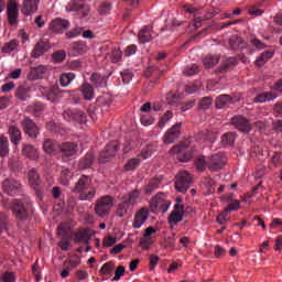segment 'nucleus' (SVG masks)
Listing matches in <instances>:
<instances>
[{"label": "nucleus", "mask_w": 282, "mask_h": 282, "mask_svg": "<svg viewBox=\"0 0 282 282\" xmlns=\"http://www.w3.org/2000/svg\"><path fill=\"white\" fill-rule=\"evenodd\" d=\"M113 208V197L106 195L97 199L95 204V214L97 217H107Z\"/></svg>", "instance_id": "nucleus-4"}, {"label": "nucleus", "mask_w": 282, "mask_h": 282, "mask_svg": "<svg viewBox=\"0 0 282 282\" xmlns=\"http://www.w3.org/2000/svg\"><path fill=\"white\" fill-rule=\"evenodd\" d=\"M73 193L78 195L80 202H93L96 197V187L89 175H82L75 183Z\"/></svg>", "instance_id": "nucleus-2"}, {"label": "nucleus", "mask_w": 282, "mask_h": 282, "mask_svg": "<svg viewBox=\"0 0 282 282\" xmlns=\"http://www.w3.org/2000/svg\"><path fill=\"white\" fill-rule=\"evenodd\" d=\"M272 56H274V52H272V51H264L257 58L256 65H258V67H263V65H265V63H268V61H270V58H272Z\"/></svg>", "instance_id": "nucleus-40"}, {"label": "nucleus", "mask_w": 282, "mask_h": 282, "mask_svg": "<svg viewBox=\"0 0 282 282\" xmlns=\"http://www.w3.org/2000/svg\"><path fill=\"white\" fill-rule=\"evenodd\" d=\"M186 213H188V210L184 209L183 204H175L174 210L170 214L167 218L169 224L177 226L180 221H182L184 217H186Z\"/></svg>", "instance_id": "nucleus-16"}, {"label": "nucleus", "mask_w": 282, "mask_h": 282, "mask_svg": "<svg viewBox=\"0 0 282 282\" xmlns=\"http://www.w3.org/2000/svg\"><path fill=\"white\" fill-rule=\"evenodd\" d=\"M229 47L235 52H243L246 50V41L239 36H232L229 39Z\"/></svg>", "instance_id": "nucleus-28"}, {"label": "nucleus", "mask_w": 282, "mask_h": 282, "mask_svg": "<svg viewBox=\"0 0 282 282\" xmlns=\"http://www.w3.org/2000/svg\"><path fill=\"white\" fill-rule=\"evenodd\" d=\"M8 133L11 144H13V147H19L21 144V140H23L21 129L17 126H9Z\"/></svg>", "instance_id": "nucleus-25"}, {"label": "nucleus", "mask_w": 282, "mask_h": 282, "mask_svg": "<svg viewBox=\"0 0 282 282\" xmlns=\"http://www.w3.org/2000/svg\"><path fill=\"white\" fill-rule=\"evenodd\" d=\"M154 122L155 118H153L151 115L141 116V124H143V127H150V124H153Z\"/></svg>", "instance_id": "nucleus-59"}, {"label": "nucleus", "mask_w": 282, "mask_h": 282, "mask_svg": "<svg viewBox=\"0 0 282 282\" xmlns=\"http://www.w3.org/2000/svg\"><path fill=\"white\" fill-rule=\"evenodd\" d=\"M47 50H50V44L45 43L43 41L37 42L35 44V47L32 51V57L33 58H39V56H43V54H45V52H47Z\"/></svg>", "instance_id": "nucleus-31"}, {"label": "nucleus", "mask_w": 282, "mask_h": 282, "mask_svg": "<svg viewBox=\"0 0 282 282\" xmlns=\"http://www.w3.org/2000/svg\"><path fill=\"white\" fill-rule=\"evenodd\" d=\"M70 232H72V227H69V224H67V223H62L57 227V236L58 237H70Z\"/></svg>", "instance_id": "nucleus-43"}, {"label": "nucleus", "mask_w": 282, "mask_h": 282, "mask_svg": "<svg viewBox=\"0 0 282 282\" xmlns=\"http://www.w3.org/2000/svg\"><path fill=\"white\" fill-rule=\"evenodd\" d=\"M161 181L158 177L151 178L149 183L144 186L145 195H153L155 191L160 188Z\"/></svg>", "instance_id": "nucleus-34"}, {"label": "nucleus", "mask_w": 282, "mask_h": 282, "mask_svg": "<svg viewBox=\"0 0 282 282\" xmlns=\"http://www.w3.org/2000/svg\"><path fill=\"white\" fill-rule=\"evenodd\" d=\"M120 151V145L118 144V141H112L109 144L106 145V149L99 153L98 161L101 164H105L109 158H113L116 153Z\"/></svg>", "instance_id": "nucleus-15"}, {"label": "nucleus", "mask_w": 282, "mask_h": 282, "mask_svg": "<svg viewBox=\"0 0 282 282\" xmlns=\"http://www.w3.org/2000/svg\"><path fill=\"white\" fill-rule=\"evenodd\" d=\"M231 124L241 133H250L252 131V123L243 116H235L231 118Z\"/></svg>", "instance_id": "nucleus-13"}, {"label": "nucleus", "mask_w": 282, "mask_h": 282, "mask_svg": "<svg viewBox=\"0 0 282 282\" xmlns=\"http://www.w3.org/2000/svg\"><path fill=\"white\" fill-rule=\"evenodd\" d=\"M183 72L185 76H195L199 74V67L197 66V64H191V65H187Z\"/></svg>", "instance_id": "nucleus-52"}, {"label": "nucleus", "mask_w": 282, "mask_h": 282, "mask_svg": "<svg viewBox=\"0 0 282 282\" xmlns=\"http://www.w3.org/2000/svg\"><path fill=\"white\" fill-rule=\"evenodd\" d=\"M20 127L22 128L23 133L28 135L30 140H36L41 134L39 126H36V122H34V120H32L30 117H24L20 121Z\"/></svg>", "instance_id": "nucleus-6"}, {"label": "nucleus", "mask_w": 282, "mask_h": 282, "mask_svg": "<svg viewBox=\"0 0 282 282\" xmlns=\"http://www.w3.org/2000/svg\"><path fill=\"white\" fill-rule=\"evenodd\" d=\"M110 58L112 63H120V59L122 58V51H120V48L112 50Z\"/></svg>", "instance_id": "nucleus-61"}, {"label": "nucleus", "mask_w": 282, "mask_h": 282, "mask_svg": "<svg viewBox=\"0 0 282 282\" xmlns=\"http://www.w3.org/2000/svg\"><path fill=\"white\" fill-rule=\"evenodd\" d=\"M223 147H232L235 144V133L227 132L221 135Z\"/></svg>", "instance_id": "nucleus-46"}, {"label": "nucleus", "mask_w": 282, "mask_h": 282, "mask_svg": "<svg viewBox=\"0 0 282 282\" xmlns=\"http://www.w3.org/2000/svg\"><path fill=\"white\" fill-rule=\"evenodd\" d=\"M182 129V123L174 124L171 129H169L163 135L164 144H173L180 138V131Z\"/></svg>", "instance_id": "nucleus-22"}, {"label": "nucleus", "mask_w": 282, "mask_h": 282, "mask_svg": "<svg viewBox=\"0 0 282 282\" xmlns=\"http://www.w3.org/2000/svg\"><path fill=\"white\" fill-rule=\"evenodd\" d=\"M214 257L216 259H221V257H226V250L224 249V247L216 245L214 248Z\"/></svg>", "instance_id": "nucleus-64"}, {"label": "nucleus", "mask_w": 282, "mask_h": 282, "mask_svg": "<svg viewBox=\"0 0 282 282\" xmlns=\"http://www.w3.org/2000/svg\"><path fill=\"white\" fill-rule=\"evenodd\" d=\"M95 161L96 156H94V153L88 152L83 159H80L79 166L80 169H89Z\"/></svg>", "instance_id": "nucleus-38"}, {"label": "nucleus", "mask_w": 282, "mask_h": 282, "mask_svg": "<svg viewBox=\"0 0 282 282\" xmlns=\"http://www.w3.org/2000/svg\"><path fill=\"white\" fill-rule=\"evenodd\" d=\"M17 47H19V41L11 40L2 46V52L4 54H10L11 52H14V50H17Z\"/></svg>", "instance_id": "nucleus-48"}, {"label": "nucleus", "mask_w": 282, "mask_h": 282, "mask_svg": "<svg viewBox=\"0 0 282 282\" xmlns=\"http://www.w3.org/2000/svg\"><path fill=\"white\" fill-rule=\"evenodd\" d=\"M15 98L25 101L30 98V86L21 85L15 89Z\"/></svg>", "instance_id": "nucleus-37"}, {"label": "nucleus", "mask_w": 282, "mask_h": 282, "mask_svg": "<svg viewBox=\"0 0 282 282\" xmlns=\"http://www.w3.org/2000/svg\"><path fill=\"white\" fill-rule=\"evenodd\" d=\"M4 206L6 208H10L14 217L20 219V221H28V219L34 215V207L32 206V199L30 196L15 198Z\"/></svg>", "instance_id": "nucleus-1"}, {"label": "nucleus", "mask_w": 282, "mask_h": 282, "mask_svg": "<svg viewBox=\"0 0 282 282\" xmlns=\"http://www.w3.org/2000/svg\"><path fill=\"white\" fill-rule=\"evenodd\" d=\"M236 65L237 59L235 57H228L221 63L220 67L216 69V74H225V72L232 69V67H236Z\"/></svg>", "instance_id": "nucleus-30"}, {"label": "nucleus", "mask_w": 282, "mask_h": 282, "mask_svg": "<svg viewBox=\"0 0 282 282\" xmlns=\"http://www.w3.org/2000/svg\"><path fill=\"white\" fill-rule=\"evenodd\" d=\"M156 151L155 145L153 144H148L140 154V158L142 160H149V158H151V155H153V152Z\"/></svg>", "instance_id": "nucleus-49"}, {"label": "nucleus", "mask_w": 282, "mask_h": 282, "mask_svg": "<svg viewBox=\"0 0 282 282\" xmlns=\"http://www.w3.org/2000/svg\"><path fill=\"white\" fill-rule=\"evenodd\" d=\"M138 199H140V191L138 189H134L123 196L122 202L117 207V217H127L129 212L133 210V206L138 204Z\"/></svg>", "instance_id": "nucleus-3"}, {"label": "nucleus", "mask_w": 282, "mask_h": 282, "mask_svg": "<svg viewBox=\"0 0 282 282\" xmlns=\"http://www.w3.org/2000/svg\"><path fill=\"white\" fill-rule=\"evenodd\" d=\"M171 152L176 153V158L180 162H188L191 158H193V151H191L186 144L175 145L171 149Z\"/></svg>", "instance_id": "nucleus-18"}, {"label": "nucleus", "mask_w": 282, "mask_h": 282, "mask_svg": "<svg viewBox=\"0 0 282 282\" xmlns=\"http://www.w3.org/2000/svg\"><path fill=\"white\" fill-rule=\"evenodd\" d=\"M149 215H151L149 208L143 207L139 209L134 215L132 228H134V230H140V228H142V226H144V224L149 219Z\"/></svg>", "instance_id": "nucleus-19"}, {"label": "nucleus", "mask_w": 282, "mask_h": 282, "mask_svg": "<svg viewBox=\"0 0 282 282\" xmlns=\"http://www.w3.org/2000/svg\"><path fill=\"white\" fill-rule=\"evenodd\" d=\"M21 153L24 158H28V160H33V162H36V160L41 158V152H39V149L30 143L22 144Z\"/></svg>", "instance_id": "nucleus-23"}, {"label": "nucleus", "mask_w": 282, "mask_h": 282, "mask_svg": "<svg viewBox=\"0 0 282 282\" xmlns=\"http://www.w3.org/2000/svg\"><path fill=\"white\" fill-rule=\"evenodd\" d=\"M217 63H219L218 55H207L203 59V64H204V67H206V69H210V67H215V65H217Z\"/></svg>", "instance_id": "nucleus-41"}, {"label": "nucleus", "mask_w": 282, "mask_h": 282, "mask_svg": "<svg viewBox=\"0 0 282 282\" xmlns=\"http://www.w3.org/2000/svg\"><path fill=\"white\" fill-rule=\"evenodd\" d=\"M39 10V0H24L22 12L28 17L32 14V12H36Z\"/></svg>", "instance_id": "nucleus-29"}, {"label": "nucleus", "mask_w": 282, "mask_h": 282, "mask_svg": "<svg viewBox=\"0 0 282 282\" xmlns=\"http://www.w3.org/2000/svg\"><path fill=\"white\" fill-rule=\"evenodd\" d=\"M80 96L83 100H94V98H96L94 86H91L89 83H84L79 89L73 91L72 98L76 105L80 102Z\"/></svg>", "instance_id": "nucleus-5"}, {"label": "nucleus", "mask_w": 282, "mask_h": 282, "mask_svg": "<svg viewBox=\"0 0 282 282\" xmlns=\"http://www.w3.org/2000/svg\"><path fill=\"white\" fill-rule=\"evenodd\" d=\"M10 155V141L6 135H0V158Z\"/></svg>", "instance_id": "nucleus-36"}, {"label": "nucleus", "mask_w": 282, "mask_h": 282, "mask_svg": "<svg viewBox=\"0 0 282 282\" xmlns=\"http://www.w3.org/2000/svg\"><path fill=\"white\" fill-rule=\"evenodd\" d=\"M138 36L140 43H151L153 41V29L149 25L143 26Z\"/></svg>", "instance_id": "nucleus-27"}, {"label": "nucleus", "mask_w": 282, "mask_h": 282, "mask_svg": "<svg viewBox=\"0 0 282 282\" xmlns=\"http://www.w3.org/2000/svg\"><path fill=\"white\" fill-rule=\"evenodd\" d=\"M170 206L171 202L166 200V195H164V193H158L151 200V208L153 210H162V213H166Z\"/></svg>", "instance_id": "nucleus-14"}, {"label": "nucleus", "mask_w": 282, "mask_h": 282, "mask_svg": "<svg viewBox=\"0 0 282 282\" xmlns=\"http://www.w3.org/2000/svg\"><path fill=\"white\" fill-rule=\"evenodd\" d=\"M62 239L59 241V248H62V250H64V252L69 251V246L72 243V238L70 236H61Z\"/></svg>", "instance_id": "nucleus-53"}, {"label": "nucleus", "mask_w": 282, "mask_h": 282, "mask_svg": "<svg viewBox=\"0 0 282 282\" xmlns=\"http://www.w3.org/2000/svg\"><path fill=\"white\" fill-rule=\"evenodd\" d=\"M166 100L167 105H171L172 107H180L182 105V97L177 94H169Z\"/></svg>", "instance_id": "nucleus-44"}, {"label": "nucleus", "mask_w": 282, "mask_h": 282, "mask_svg": "<svg viewBox=\"0 0 282 282\" xmlns=\"http://www.w3.org/2000/svg\"><path fill=\"white\" fill-rule=\"evenodd\" d=\"M57 149L62 158H72L78 153V144L74 142H64Z\"/></svg>", "instance_id": "nucleus-21"}, {"label": "nucleus", "mask_w": 282, "mask_h": 282, "mask_svg": "<svg viewBox=\"0 0 282 282\" xmlns=\"http://www.w3.org/2000/svg\"><path fill=\"white\" fill-rule=\"evenodd\" d=\"M0 281H2V282H15L17 276L14 275V273H12L10 271H7L1 275Z\"/></svg>", "instance_id": "nucleus-60"}, {"label": "nucleus", "mask_w": 282, "mask_h": 282, "mask_svg": "<svg viewBox=\"0 0 282 282\" xmlns=\"http://www.w3.org/2000/svg\"><path fill=\"white\" fill-rule=\"evenodd\" d=\"M61 180L64 186H67V184H69V180H72V173L69 172V170L62 171Z\"/></svg>", "instance_id": "nucleus-62"}, {"label": "nucleus", "mask_w": 282, "mask_h": 282, "mask_svg": "<svg viewBox=\"0 0 282 282\" xmlns=\"http://www.w3.org/2000/svg\"><path fill=\"white\" fill-rule=\"evenodd\" d=\"M276 93L265 91L261 93L253 98V102H270V100H276Z\"/></svg>", "instance_id": "nucleus-33"}, {"label": "nucleus", "mask_w": 282, "mask_h": 282, "mask_svg": "<svg viewBox=\"0 0 282 282\" xmlns=\"http://www.w3.org/2000/svg\"><path fill=\"white\" fill-rule=\"evenodd\" d=\"M43 149L45 153L52 154L56 151V149H58V145H56V142L47 139L43 143Z\"/></svg>", "instance_id": "nucleus-50"}, {"label": "nucleus", "mask_w": 282, "mask_h": 282, "mask_svg": "<svg viewBox=\"0 0 282 282\" xmlns=\"http://www.w3.org/2000/svg\"><path fill=\"white\" fill-rule=\"evenodd\" d=\"M98 107H101V111H109V108L111 105H113V99L110 97V95H102L97 99Z\"/></svg>", "instance_id": "nucleus-32"}, {"label": "nucleus", "mask_w": 282, "mask_h": 282, "mask_svg": "<svg viewBox=\"0 0 282 282\" xmlns=\"http://www.w3.org/2000/svg\"><path fill=\"white\" fill-rule=\"evenodd\" d=\"M196 142H213V134L208 130L198 132L195 135Z\"/></svg>", "instance_id": "nucleus-42"}, {"label": "nucleus", "mask_w": 282, "mask_h": 282, "mask_svg": "<svg viewBox=\"0 0 282 282\" xmlns=\"http://www.w3.org/2000/svg\"><path fill=\"white\" fill-rule=\"evenodd\" d=\"M83 34V28L76 26L66 33L67 39H76Z\"/></svg>", "instance_id": "nucleus-58"}, {"label": "nucleus", "mask_w": 282, "mask_h": 282, "mask_svg": "<svg viewBox=\"0 0 282 282\" xmlns=\"http://www.w3.org/2000/svg\"><path fill=\"white\" fill-rule=\"evenodd\" d=\"M40 93L44 98H46V100H50V102H57V100H61V98H63V91L58 89V86H52L50 88L41 86Z\"/></svg>", "instance_id": "nucleus-12"}, {"label": "nucleus", "mask_w": 282, "mask_h": 282, "mask_svg": "<svg viewBox=\"0 0 282 282\" xmlns=\"http://www.w3.org/2000/svg\"><path fill=\"white\" fill-rule=\"evenodd\" d=\"M46 68L43 65H40L37 67H32L31 68V76L33 80H39V78L43 77V74H45Z\"/></svg>", "instance_id": "nucleus-45"}, {"label": "nucleus", "mask_w": 282, "mask_h": 282, "mask_svg": "<svg viewBox=\"0 0 282 282\" xmlns=\"http://www.w3.org/2000/svg\"><path fill=\"white\" fill-rule=\"evenodd\" d=\"M193 183V175L186 171H181L176 175L175 188L178 193H186Z\"/></svg>", "instance_id": "nucleus-7"}, {"label": "nucleus", "mask_w": 282, "mask_h": 282, "mask_svg": "<svg viewBox=\"0 0 282 282\" xmlns=\"http://www.w3.org/2000/svg\"><path fill=\"white\" fill-rule=\"evenodd\" d=\"M138 166H140V159H130L124 165V171H135Z\"/></svg>", "instance_id": "nucleus-54"}, {"label": "nucleus", "mask_w": 282, "mask_h": 282, "mask_svg": "<svg viewBox=\"0 0 282 282\" xmlns=\"http://www.w3.org/2000/svg\"><path fill=\"white\" fill-rule=\"evenodd\" d=\"M7 15L10 25H17V23H19V4L17 3V1H8Z\"/></svg>", "instance_id": "nucleus-17"}, {"label": "nucleus", "mask_w": 282, "mask_h": 282, "mask_svg": "<svg viewBox=\"0 0 282 282\" xmlns=\"http://www.w3.org/2000/svg\"><path fill=\"white\" fill-rule=\"evenodd\" d=\"M171 118H173V111L167 110L162 118L159 121V128L160 129H164V127H166V122H169V120H171Z\"/></svg>", "instance_id": "nucleus-55"}, {"label": "nucleus", "mask_w": 282, "mask_h": 282, "mask_svg": "<svg viewBox=\"0 0 282 282\" xmlns=\"http://www.w3.org/2000/svg\"><path fill=\"white\" fill-rule=\"evenodd\" d=\"M90 80L97 88L107 87V79L98 73L93 74Z\"/></svg>", "instance_id": "nucleus-39"}, {"label": "nucleus", "mask_w": 282, "mask_h": 282, "mask_svg": "<svg viewBox=\"0 0 282 282\" xmlns=\"http://www.w3.org/2000/svg\"><path fill=\"white\" fill-rule=\"evenodd\" d=\"M63 117L65 120H74L79 124H85V122H87V115L83 110H65Z\"/></svg>", "instance_id": "nucleus-20"}, {"label": "nucleus", "mask_w": 282, "mask_h": 282, "mask_svg": "<svg viewBox=\"0 0 282 282\" xmlns=\"http://www.w3.org/2000/svg\"><path fill=\"white\" fill-rule=\"evenodd\" d=\"M68 12H76L79 17L85 18L89 17V6L85 4L82 0H70L66 6Z\"/></svg>", "instance_id": "nucleus-9"}, {"label": "nucleus", "mask_w": 282, "mask_h": 282, "mask_svg": "<svg viewBox=\"0 0 282 282\" xmlns=\"http://www.w3.org/2000/svg\"><path fill=\"white\" fill-rule=\"evenodd\" d=\"M91 239V231L89 229L82 228L74 234L75 243H84V246H89V240Z\"/></svg>", "instance_id": "nucleus-26"}, {"label": "nucleus", "mask_w": 282, "mask_h": 282, "mask_svg": "<svg viewBox=\"0 0 282 282\" xmlns=\"http://www.w3.org/2000/svg\"><path fill=\"white\" fill-rule=\"evenodd\" d=\"M69 28V21L56 18L50 23V30L54 32V34H63L65 30Z\"/></svg>", "instance_id": "nucleus-24"}, {"label": "nucleus", "mask_w": 282, "mask_h": 282, "mask_svg": "<svg viewBox=\"0 0 282 282\" xmlns=\"http://www.w3.org/2000/svg\"><path fill=\"white\" fill-rule=\"evenodd\" d=\"M230 105H232V97L229 95H220L216 98L217 109H226V107H230Z\"/></svg>", "instance_id": "nucleus-35"}, {"label": "nucleus", "mask_w": 282, "mask_h": 282, "mask_svg": "<svg viewBox=\"0 0 282 282\" xmlns=\"http://www.w3.org/2000/svg\"><path fill=\"white\" fill-rule=\"evenodd\" d=\"M113 262H106L100 269V274H105L108 276L109 274H111V272H113Z\"/></svg>", "instance_id": "nucleus-57"}, {"label": "nucleus", "mask_w": 282, "mask_h": 282, "mask_svg": "<svg viewBox=\"0 0 282 282\" xmlns=\"http://www.w3.org/2000/svg\"><path fill=\"white\" fill-rule=\"evenodd\" d=\"M74 78H76L74 73H63L59 77V83L63 87H67Z\"/></svg>", "instance_id": "nucleus-47"}, {"label": "nucleus", "mask_w": 282, "mask_h": 282, "mask_svg": "<svg viewBox=\"0 0 282 282\" xmlns=\"http://www.w3.org/2000/svg\"><path fill=\"white\" fill-rule=\"evenodd\" d=\"M224 166H226V155L221 152L213 154L207 160V169H209V171H221Z\"/></svg>", "instance_id": "nucleus-11"}, {"label": "nucleus", "mask_w": 282, "mask_h": 282, "mask_svg": "<svg viewBox=\"0 0 282 282\" xmlns=\"http://www.w3.org/2000/svg\"><path fill=\"white\" fill-rule=\"evenodd\" d=\"M121 78L124 85H129L133 80V73L131 70H123L121 72Z\"/></svg>", "instance_id": "nucleus-63"}, {"label": "nucleus", "mask_w": 282, "mask_h": 282, "mask_svg": "<svg viewBox=\"0 0 282 282\" xmlns=\"http://www.w3.org/2000/svg\"><path fill=\"white\" fill-rule=\"evenodd\" d=\"M2 191L7 195L14 197L15 195H19V193H21L22 191L21 182L14 178H7L2 182Z\"/></svg>", "instance_id": "nucleus-10"}, {"label": "nucleus", "mask_w": 282, "mask_h": 282, "mask_svg": "<svg viewBox=\"0 0 282 282\" xmlns=\"http://www.w3.org/2000/svg\"><path fill=\"white\" fill-rule=\"evenodd\" d=\"M112 3L111 0H107L99 6L100 14H109L111 12Z\"/></svg>", "instance_id": "nucleus-56"}, {"label": "nucleus", "mask_w": 282, "mask_h": 282, "mask_svg": "<svg viewBox=\"0 0 282 282\" xmlns=\"http://www.w3.org/2000/svg\"><path fill=\"white\" fill-rule=\"evenodd\" d=\"M282 164V152H274L271 156L270 169H275V166H281Z\"/></svg>", "instance_id": "nucleus-51"}, {"label": "nucleus", "mask_w": 282, "mask_h": 282, "mask_svg": "<svg viewBox=\"0 0 282 282\" xmlns=\"http://www.w3.org/2000/svg\"><path fill=\"white\" fill-rule=\"evenodd\" d=\"M28 180L31 188L35 191L36 197L43 199V186L41 185V175H39V172L36 170L29 171Z\"/></svg>", "instance_id": "nucleus-8"}]
</instances>
